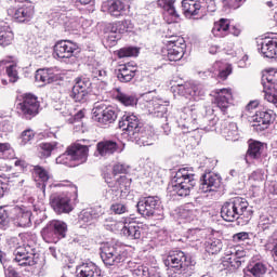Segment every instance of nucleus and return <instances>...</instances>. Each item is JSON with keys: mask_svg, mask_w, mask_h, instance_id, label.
Masks as SVG:
<instances>
[{"mask_svg": "<svg viewBox=\"0 0 277 277\" xmlns=\"http://www.w3.org/2000/svg\"><path fill=\"white\" fill-rule=\"evenodd\" d=\"M233 239L236 243H239V241H246V239H250V234L247 232H240L238 234H235L233 236Z\"/></svg>", "mask_w": 277, "mask_h": 277, "instance_id": "62", "label": "nucleus"}, {"mask_svg": "<svg viewBox=\"0 0 277 277\" xmlns=\"http://www.w3.org/2000/svg\"><path fill=\"white\" fill-rule=\"evenodd\" d=\"M264 98L268 103H273V105H277V84L273 87H268V89L264 90Z\"/></svg>", "mask_w": 277, "mask_h": 277, "instance_id": "45", "label": "nucleus"}, {"mask_svg": "<svg viewBox=\"0 0 277 277\" xmlns=\"http://www.w3.org/2000/svg\"><path fill=\"white\" fill-rule=\"evenodd\" d=\"M143 123L140 122V118L135 114H124L119 121V129H122L127 135L137 140L140 132L142 131Z\"/></svg>", "mask_w": 277, "mask_h": 277, "instance_id": "7", "label": "nucleus"}, {"mask_svg": "<svg viewBox=\"0 0 277 277\" xmlns=\"http://www.w3.org/2000/svg\"><path fill=\"white\" fill-rule=\"evenodd\" d=\"M222 187V176L217 173H205L200 179L199 189L202 194H208V192H215Z\"/></svg>", "mask_w": 277, "mask_h": 277, "instance_id": "14", "label": "nucleus"}, {"mask_svg": "<svg viewBox=\"0 0 277 277\" xmlns=\"http://www.w3.org/2000/svg\"><path fill=\"white\" fill-rule=\"evenodd\" d=\"M177 92L182 96H192L194 101H198L200 96H205V90L200 84H189V85H177Z\"/></svg>", "mask_w": 277, "mask_h": 277, "instance_id": "24", "label": "nucleus"}, {"mask_svg": "<svg viewBox=\"0 0 277 277\" xmlns=\"http://www.w3.org/2000/svg\"><path fill=\"white\" fill-rule=\"evenodd\" d=\"M17 109L26 120H31L38 116V109H40V102L38 96L28 93L24 95L23 102L17 104Z\"/></svg>", "mask_w": 277, "mask_h": 277, "instance_id": "8", "label": "nucleus"}, {"mask_svg": "<svg viewBox=\"0 0 277 277\" xmlns=\"http://www.w3.org/2000/svg\"><path fill=\"white\" fill-rule=\"evenodd\" d=\"M222 248H224V243L217 238L209 239L206 242V251L208 254H220V252H222Z\"/></svg>", "mask_w": 277, "mask_h": 277, "instance_id": "38", "label": "nucleus"}, {"mask_svg": "<svg viewBox=\"0 0 277 277\" xmlns=\"http://www.w3.org/2000/svg\"><path fill=\"white\" fill-rule=\"evenodd\" d=\"M15 224L19 228H29L31 226V212L19 210L15 219Z\"/></svg>", "mask_w": 277, "mask_h": 277, "instance_id": "37", "label": "nucleus"}, {"mask_svg": "<svg viewBox=\"0 0 277 277\" xmlns=\"http://www.w3.org/2000/svg\"><path fill=\"white\" fill-rule=\"evenodd\" d=\"M135 72H137V69H135L134 66L120 65L117 69V79L121 83H129L130 81H133Z\"/></svg>", "mask_w": 277, "mask_h": 277, "instance_id": "25", "label": "nucleus"}, {"mask_svg": "<svg viewBox=\"0 0 277 277\" xmlns=\"http://www.w3.org/2000/svg\"><path fill=\"white\" fill-rule=\"evenodd\" d=\"M92 88V81L89 78H78L71 89L69 96L76 103H85L88 101V92Z\"/></svg>", "mask_w": 277, "mask_h": 277, "instance_id": "12", "label": "nucleus"}, {"mask_svg": "<svg viewBox=\"0 0 277 277\" xmlns=\"http://www.w3.org/2000/svg\"><path fill=\"white\" fill-rule=\"evenodd\" d=\"M276 84L277 82L274 81V76H272L271 74L266 72L262 76V85L264 90H267Z\"/></svg>", "mask_w": 277, "mask_h": 277, "instance_id": "55", "label": "nucleus"}, {"mask_svg": "<svg viewBox=\"0 0 277 277\" xmlns=\"http://www.w3.org/2000/svg\"><path fill=\"white\" fill-rule=\"evenodd\" d=\"M182 10L185 16H200L202 17V2L201 0H183Z\"/></svg>", "mask_w": 277, "mask_h": 277, "instance_id": "23", "label": "nucleus"}, {"mask_svg": "<svg viewBox=\"0 0 277 277\" xmlns=\"http://www.w3.org/2000/svg\"><path fill=\"white\" fill-rule=\"evenodd\" d=\"M159 207H161V200L158 196L144 197L136 205L137 212L143 217H155Z\"/></svg>", "mask_w": 277, "mask_h": 277, "instance_id": "10", "label": "nucleus"}, {"mask_svg": "<svg viewBox=\"0 0 277 277\" xmlns=\"http://www.w3.org/2000/svg\"><path fill=\"white\" fill-rule=\"evenodd\" d=\"M55 148H57V142L40 144L42 157H51V154L53 153V150H55Z\"/></svg>", "mask_w": 277, "mask_h": 277, "instance_id": "48", "label": "nucleus"}, {"mask_svg": "<svg viewBox=\"0 0 277 277\" xmlns=\"http://www.w3.org/2000/svg\"><path fill=\"white\" fill-rule=\"evenodd\" d=\"M78 50L79 45L70 40H61L54 45V53L61 60H70Z\"/></svg>", "mask_w": 277, "mask_h": 277, "instance_id": "16", "label": "nucleus"}, {"mask_svg": "<svg viewBox=\"0 0 277 277\" xmlns=\"http://www.w3.org/2000/svg\"><path fill=\"white\" fill-rule=\"evenodd\" d=\"M249 181H253L254 183H263V181H265L263 170L253 171L249 176Z\"/></svg>", "mask_w": 277, "mask_h": 277, "instance_id": "58", "label": "nucleus"}, {"mask_svg": "<svg viewBox=\"0 0 277 277\" xmlns=\"http://www.w3.org/2000/svg\"><path fill=\"white\" fill-rule=\"evenodd\" d=\"M233 74V67L230 65H226L225 67L219 69L217 71H203L202 75L205 77H219L221 81H226L228 77Z\"/></svg>", "mask_w": 277, "mask_h": 277, "instance_id": "34", "label": "nucleus"}, {"mask_svg": "<svg viewBox=\"0 0 277 277\" xmlns=\"http://www.w3.org/2000/svg\"><path fill=\"white\" fill-rule=\"evenodd\" d=\"M14 40V32L8 27H0V47H9Z\"/></svg>", "mask_w": 277, "mask_h": 277, "instance_id": "39", "label": "nucleus"}, {"mask_svg": "<svg viewBox=\"0 0 277 277\" xmlns=\"http://www.w3.org/2000/svg\"><path fill=\"white\" fill-rule=\"evenodd\" d=\"M110 213L114 215H124V213H129V206L122 201H116L110 205Z\"/></svg>", "mask_w": 277, "mask_h": 277, "instance_id": "43", "label": "nucleus"}, {"mask_svg": "<svg viewBox=\"0 0 277 277\" xmlns=\"http://www.w3.org/2000/svg\"><path fill=\"white\" fill-rule=\"evenodd\" d=\"M248 269L254 277H263L267 274V265L263 262L253 263L248 267Z\"/></svg>", "mask_w": 277, "mask_h": 277, "instance_id": "41", "label": "nucleus"}, {"mask_svg": "<svg viewBox=\"0 0 277 277\" xmlns=\"http://www.w3.org/2000/svg\"><path fill=\"white\" fill-rule=\"evenodd\" d=\"M158 6L164 10V14L171 16V18H179V12L174 6V0H158Z\"/></svg>", "mask_w": 277, "mask_h": 277, "instance_id": "36", "label": "nucleus"}, {"mask_svg": "<svg viewBox=\"0 0 277 277\" xmlns=\"http://www.w3.org/2000/svg\"><path fill=\"white\" fill-rule=\"evenodd\" d=\"M32 171L42 181V183H43L42 188L44 189L47 187V184H45L47 181H49L51 179L49 171H47L44 168H42L40 166H35Z\"/></svg>", "mask_w": 277, "mask_h": 277, "instance_id": "44", "label": "nucleus"}, {"mask_svg": "<svg viewBox=\"0 0 277 277\" xmlns=\"http://www.w3.org/2000/svg\"><path fill=\"white\" fill-rule=\"evenodd\" d=\"M50 205L58 215L62 213H70L72 211V205H70V198L62 194H53L50 197Z\"/></svg>", "mask_w": 277, "mask_h": 277, "instance_id": "15", "label": "nucleus"}, {"mask_svg": "<svg viewBox=\"0 0 277 277\" xmlns=\"http://www.w3.org/2000/svg\"><path fill=\"white\" fill-rule=\"evenodd\" d=\"M56 163H61L62 166H68L69 168H75L77 163L75 162V158H72L71 151H69V147H67L66 151L56 158Z\"/></svg>", "mask_w": 277, "mask_h": 277, "instance_id": "40", "label": "nucleus"}, {"mask_svg": "<svg viewBox=\"0 0 277 277\" xmlns=\"http://www.w3.org/2000/svg\"><path fill=\"white\" fill-rule=\"evenodd\" d=\"M183 55H185V40H169L167 50L169 62H179V60L183 58Z\"/></svg>", "mask_w": 277, "mask_h": 277, "instance_id": "17", "label": "nucleus"}, {"mask_svg": "<svg viewBox=\"0 0 277 277\" xmlns=\"http://www.w3.org/2000/svg\"><path fill=\"white\" fill-rule=\"evenodd\" d=\"M230 255L238 261H245L246 259V251L241 249V247H234V252H230Z\"/></svg>", "mask_w": 277, "mask_h": 277, "instance_id": "60", "label": "nucleus"}, {"mask_svg": "<svg viewBox=\"0 0 277 277\" xmlns=\"http://www.w3.org/2000/svg\"><path fill=\"white\" fill-rule=\"evenodd\" d=\"M122 234L128 239H140L142 237V227L137 223H126L122 228Z\"/></svg>", "mask_w": 277, "mask_h": 277, "instance_id": "31", "label": "nucleus"}, {"mask_svg": "<svg viewBox=\"0 0 277 277\" xmlns=\"http://www.w3.org/2000/svg\"><path fill=\"white\" fill-rule=\"evenodd\" d=\"M108 187H116L120 190L121 194H127L129 189H131V179L126 175L119 176L115 182L109 181V179H105Z\"/></svg>", "mask_w": 277, "mask_h": 277, "instance_id": "28", "label": "nucleus"}, {"mask_svg": "<svg viewBox=\"0 0 277 277\" xmlns=\"http://www.w3.org/2000/svg\"><path fill=\"white\" fill-rule=\"evenodd\" d=\"M140 50L137 48H122L118 51V57H137Z\"/></svg>", "mask_w": 277, "mask_h": 277, "instance_id": "47", "label": "nucleus"}, {"mask_svg": "<svg viewBox=\"0 0 277 277\" xmlns=\"http://www.w3.org/2000/svg\"><path fill=\"white\" fill-rule=\"evenodd\" d=\"M96 148L101 157H109L118 151V143L114 141H103L97 143Z\"/></svg>", "mask_w": 277, "mask_h": 277, "instance_id": "27", "label": "nucleus"}, {"mask_svg": "<svg viewBox=\"0 0 277 277\" xmlns=\"http://www.w3.org/2000/svg\"><path fill=\"white\" fill-rule=\"evenodd\" d=\"M272 224H274V216L262 215L260 217L259 226L262 230H267Z\"/></svg>", "mask_w": 277, "mask_h": 277, "instance_id": "56", "label": "nucleus"}, {"mask_svg": "<svg viewBox=\"0 0 277 277\" xmlns=\"http://www.w3.org/2000/svg\"><path fill=\"white\" fill-rule=\"evenodd\" d=\"M104 12H108L110 16L115 18H120V16H124L127 12V4L122 0H107L102 5Z\"/></svg>", "mask_w": 277, "mask_h": 277, "instance_id": "18", "label": "nucleus"}, {"mask_svg": "<svg viewBox=\"0 0 277 277\" xmlns=\"http://www.w3.org/2000/svg\"><path fill=\"white\" fill-rule=\"evenodd\" d=\"M77 277H101V268L93 262H84L76 267Z\"/></svg>", "mask_w": 277, "mask_h": 277, "instance_id": "22", "label": "nucleus"}, {"mask_svg": "<svg viewBox=\"0 0 277 277\" xmlns=\"http://www.w3.org/2000/svg\"><path fill=\"white\" fill-rule=\"evenodd\" d=\"M228 29H230V22L225 18H221L219 22L214 23V26L212 28V34L216 38H224V36H227Z\"/></svg>", "mask_w": 277, "mask_h": 277, "instance_id": "32", "label": "nucleus"}, {"mask_svg": "<svg viewBox=\"0 0 277 277\" xmlns=\"http://www.w3.org/2000/svg\"><path fill=\"white\" fill-rule=\"evenodd\" d=\"M34 137H36V132H34V130L31 129L24 130L19 137L21 140L19 144L22 146H26V144H30V142H32Z\"/></svg>", "mask_w": 277, "mask_h": 277, "instance_id": "49", "label": "nucleus"}, {"mask_svg": "<svg viewBox=\"0 0 277 277\" xmlns=\"http://www.w3.org/2000/svg\"><path fill=\"white\" fill-rule=\"evenodd\" d=\"M117 118L118 113H116V109H114V107H105L103 105L95 104L93 108V119L95 120V122L107 126L116 122Z\"/></svg>", "mask_w": 277, "mask_h": 277, "instance_id": "11", "label": "nucleus"}, {"mask_svg": "<svg viewBox=\"0 0 277 277\" xmlns=\"http://www.w3.org/2000/svg\"><path fill=\"white\" fill-rule=\"evenodd\" d=\"M190 120L193 123V129H202V131H213L215 129L216 121L214 118L209 116H202V111H206L205 109L198 110L196 106H190Z\"/></svg>", "mask_w": 277, "mask_h": 277, "instance_id": "9", "label": "nucleus"}, {"mask_svg": "<svg viewBox=\"0 0 277 277\" xmlns=\"http://www.w3.org/2000/svg\"><path fill=\"white\" fill-rule=\"evenodd\" d=\"M68 233V225L64 221L53 220L41 230V235L45 241H58L64 239Z\"/></svg>", "mask_w": 277, "mask_h": 277, "instance_id": "6", "label": "nucleus"}, {"mask_svg": "<svg viewBox=\"0 0 277 277\" xmlns=\"http://www.w3.org/2000/svg\"><path fill=\"white\" fill-rule=\"evenodd\" d=\"M93 77H95L98 81H102L105 85H107V81H109V76L107 75V70L105 69H95L93 70Z\"/></svg>", "mask_w": 277, "mask_h": 277, "instance_id": "53", "label": "nucleus"}, {"mask_svg": "<svg viewBox=\"0 0 277 277\" xmlns=\"http://www.w3.org/2000/svg\"><path fill=\"white\" fill-rule=\"evenodd\" d=\"M201 14L205 16L207 12H215L217 6L215 5V0H201Z\"/></svg>", "mask_w": 277, "mask_h": 277, "instance_id": "50", "label": "nucleus"}, {"mask_svg": "<svg viewBox=\"0 0 277 277\" xmlns=\"http://www.w3.org/2000/svg\"><path fill=\"white\" fill-rule=\"evenodd\" d=\"M29 234H19V238L23 240V243L18 241V238L13 237L9 239L10 248H13V256L15 263L19 267H34L38 265V255L36 254V247L34 242L29 241Z\"/></svg>", "mask_w": 277, "mask_h": 277, "instance_id": "2", "label": "nucleus"}, {"mask_svg": "<svg viewBox=\"0 0 277 277\" xmlns=\"http://www.w3.org/2000/svg\"><path fill=\"white\" fill-rule=\"evenodd\" d=\"M69 153H71V157L77 166L80 163H85L88 161V154L90 153V148L88 145H81L76 143L69 146Z\"/></svg>", "mask_w": 277, "mask_h": 277, "instance_id": "21", "label": "nucleus"}, {"mask_svg": "<svg viewBox=\"0 0 277 277\" xmlns=\"http://www.w3.org/2000/svg\"><path fill=\"white\" fill-rule=\"evenodd\" d=\"M13 18L17 23H29L34 18V5L30 2H19L14 9L10 10Z\"/></svg>", "mask_w": 277, "mask_h": 277, "instance_id": "13", "label": "nucleus"}, {"mask_svg": "<svg viewBox=\"0 0 277 277\" xmlns=\"http://www.w3.org/2000/svg\"><path fill=\"white\" fill-rule=\"evenodd\" d=\"M164 265L168 267L167 275L169 277H190L196 269V262L181 250L170 251L164 260Z\"/></svg>", "mask_w": 277, "mask_h": 277, "instance_id": "3", "label": "nucleus"}, {"mask_svg": "<svg viewBox=\"0 0 277 277\" xmlns=\"http://www.w3.org/2000/svg\"><path fill=\"white\" fill-rule=\"evenodd\" d=\"M265 150V145L259 141H252L249 143L247 150V159H261V155Z\"/></svg>", "mask_w": 277, "mask_h": 277, "instance_id": "30", "label": "nucleus"}, {"mask_svg": "<svg viewBox=\"0 0 277 277\" xmlns=\"http://www.w3.org/2000/svg\"><path fill=\"white\" fill-rule=\"evenodd\" d=\"M221 131L226 140H233L235 142L239 137V129L235 122L224 121Z\"/></svg>", "mask_w": 277, "mask_h": 277, "instance_id": "29", "label": "nucleus"}, {"mask_svg": "<svg viewBox=\"0 0 277 277\" xmlns=\"http://www.w3.org/2000/svg\"><path fill=\"white\" fill-rule=\"evenodd\" d=\"M155 273V268L149 269L148 266L144 265L137 266L132 271L134 277H150Z\"/></svg>", "mask_w": 277, "mask_h": 277, "instance_id": "46", "label": "nucleus"}, {"mask_svg": "<svg viewBox=\"0 0 277 277\" xmlns=\"http://www.w3.org/2000/svg\"><path fill=\"white\" fill-rule=\"evenodd\" d=\"M94 217H96V214H94L92 210H82L79 214V222L90 224Z\"/></svg>", "mask_w": 277, "mask_h": 277, "instance_id": "51", "label": "nucleus"}, {"mask_svg": "<svg viewBox=\"0 0 277 277\" xmlns=\"http://www.w3.org/2000/svg\"><path fill=\"white\" fill-rule=\"evenodd\" d=\"M260 51L264 57H277V40L269 38L264 39L261 43Z\"/></svg>", "mask_w": 277, "mask_h": 277, "instance_id": "26", "label": "nucleus"}, {"mask_svg": "<svg viewBox=\"0 0 277 277\" xmlns=\"http://www.w3.org/2000/svg\"><path fill=\"white\" fill-rule=\"evenodd\" d=\"M229 259H230L232 272H235V271L239 269L241 267V264L246 263V260H237L232 254H229Z\"/></svg>", "mask_w": 277, "mask_h": 277, "instance_id": "61", "label": "nucleus"}, {"mask_svg": "<svg viewBox=\"0 0 277 277\" xmlns=\"http://www.w3.org/2000/svg\"><path fill=\"white\" fill-rule=\"evenodd\" d=\"M6 75L10 83H16L18 81V71H16V65H9L6 67Z\"/></svg>", "mask_w": 277, "mask_h": 277, "instance_id": "52", "label": "nucleus"}, {"mask_svg": "<svg viewBox=\"0 0 277 277\" xmlns=\"http://www.w3.org/2000/svg\"><path fill=\"white\" fill-rule=\"evenodd\" d=\"M131 29H133L131 19L116 22L110 27L111 34H127L128 31H131Z\"/></svg>", "mask_w": 277, "mask_h": 277, "instance_id": "35", "label": "nucleus"}, {"mask_svg": "<svg viewBox=\"0 0 277 277\" xmlns=\"http://www.w3.org/2000/svg\"><path fill=\"white\" fill-rule=\"evenodd\" d=\"M8 223V211L0 208V224L5 226Z\"/></svg>", "mask_w": 277, "mask_h": 277, "instance_id": "64", "label": "nucleus"}, {"mask_svg": "<svg viewBox=\"0 0 277 277\" xmlns=\"http://www.w3.org/2000/svg\"><path fill=\"white\" fill-rule=\"evenodd\" d=\"M35 81H37V83H43V85H47V83L57 81V76L51 74L49 69H38L35 75Z\"/></svg>", "mask_w": 277, "mask_h": 277, "instance_id": "33", "label": "nucleus"}, {"mask_svg": "<svg viewBox=\"0 0 277 277\" xmlns=\"http://www.w3.org/2000/svg\"><path fill=\"white\" fill-rule=\"evenodd\" d=\"M6 192H8V180H3V177L0 176V198H3Z\"/></svg>", "mask_w": 277, "mask_h": 277, "instance_id": "63", "label": "nucleus"}, {"mask_svg": "<svg viewBox=\"0 0 277 277\" xmlns=\"http://www.w3.org/2000/svg\"><path fill=\"white\" fill-rule=\"evenodd\" d=\"M151 105L154 107V111H157V114L163 115L166 111H168L166 105L161 104V101L159 100H153Z\"/></svg>", "mask_w": 277, "mask_h": 277, "instance_id": "59", "label": "nucleus"}, {"mask_svg": "<svg viewBox=\"0 0 277 277\" xmlns=\"http://www.w3.org/2000/svg\"><path fill=\"white\" fill-rule=\"evenodd\" d=\"M215 98L214 103L221 111H226L230 107V100L233 98V92L230 89H216L214 91Z\"/></svg>", "mask_w": 277, "mask_h": 277, "instance_id": "20", "label": "nucleus"}, {"mask_svg": "<svg viewBox=\"0 0 277 277\" xmlns=\"http://www.w3.org/2000/svg\"><path fill=\"white\" fill-rule=\"evenodd\" d=\"M130 168L131 167L127 163L118 162V163L114 164V167H113V174L115 176L118 175V174H127V172H129Z\"/></svg>", "mask_w": 277, "mask_h": 277, "instance_id": "54", "label": "nucleus"}, {"mask_svg": "<svg viewBox=\"0 0 277 277\" xmlns=\"http://www.w3.org/2000/svg\"><path fill=\"white\" fill-rule=\"evenodd\" d=\"M253 213L248 200L241 197H233L228 199L221 208V217L225 222H236V220H238L240 226L250 224Z\"/></svg>", "mask_w": 277, "mask_h": 277, "instance_id": "1", "label": "nucleus"}, {"mask_svg": "<svg viewBox=\"0 0 277 277\" xmlns=\"http://www.w3.org/2000/svg\"><path fill=\"white\" fill-rule=\"evenodd\" d=\"M117 101L126 107H133L134 105H137V97H135V95H129L122 92H118Z\"/></svg>", "mask_w": 277, "mask_h": 277, "instance_id": "42", "label": "nucleus"}, {"mask_svg": "<svg viewBox=\"0 0 277 277\" xmlns=\"http://www.w3.org/2000/svg\"><path fill=\"white\" fill-rule=\"evenodd\" d=\"M196 175L189 173L186 168L176 171L172 179L171 185L168 187V192L171 196H180L185 198L192 194V188L196 187Z\"/></svg>", "mask_w": 277, "mask_h": 277, "instance_id": "4", "label": "nucleus"}, {"mask_svg": "<svg viewBox=\"0 0 277 277\" xmlns=\"http://www.w3.org/2000/svg\"><path fill=\"white\" fill-rule=\"evenodd\" d=\"M101 259L108 267L118 265L124 261V250L120 245L107 242L101 248Z\"/></svg>", "mask_w": 277, "mask_h": 277, "instance_id": "5", "label": "nucleus"}, {"mask_svg": "<svg viewBox=\"0 0 277 277\" xmlns=\"http://www.w3.org/2000/svg\"><path fill=\"white\" fill-rule=\"evenodd\" d=\"M121 194L122 193L117 187H109L106 189L105 198H107V200H118Z\"/></svg>", "mask_w": 277, "mask_h": 277, "instance_id": "57", "label": "nucleus"}, {"mask_svg": "<svg viewBox=\"0 0 277 277\" xmlns=\"http://www.w3.org/2000/svg\"><path fill=\"white\" fill-rule=\"evenodd\" d=\"M272 120H274L273 110L258 111L253 117V128L255 131H265V129L272 124Z\"/></svg>", "mask_w": 277, "mask_h": 277, "instance_id": "19", "label": "nucleus"}]
</instances>
